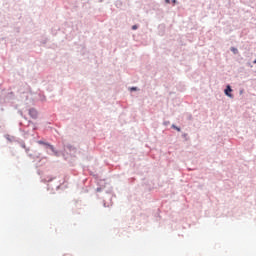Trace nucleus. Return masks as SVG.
Wrapping results in <instances>:
<instances>
[{
    "mask_svg": "<svg viewBox=\"0 0 256 256\" xmlns=\"http://www.w3.org/2000/svg\"><path fill=\"white\" fill-rule=\"evenodd\" d=\"M29 115H30V117H32V119H37V116H38V113H37V110H35V109H30L29 110Z\"/></svg>",
    "mask_w": 256,
    "mask_h": 256,
    "instance_id": "1",
    "label": "nucleus"
},
{
    "mask_svg": "<svg viewBox=\"0 0 256 256\" xmlns=\"http://www.w3.org/2000/svg\"><path fill=\"white\" fill-rule=\"evenodd\" d=\"M231 91H233V89H231V86H227L225 89V95H227V97H233L231 93Z\"/></svg>",
    "mask_w": 256,
    "mask_h": 256,
    "instance_id": "2",
    "label": "nucleus"
},
{
    "mask_svg": "<svg viewBox=\"0 0 256 256\" xmlns=\"http://www.w3.org/2000/svg\"><path fill=\"white\" fill-rule=\"evenodd\" d=\"M231 51H233V52H234V54L239 53V50H237V48H234V47H232V48H231Z\"/></svg>",
    "mask_w": 256,
    "mask_h": 256,
    "instance_id": "3",
    "label": "nucleus"
},
{
    "mask_svg": "<svg viewBox=\"0 0 256 256\" xmlns=\"http://www.w3.org/2000/svg\"><path fill=\"white\" fill-rule=\"evenodd\" d=\"M174 129H176V131H181V128H179V127H177V126H175V125H173L172 126Z\"/></svg>",
    "mask_w": 256,
    "mask_h": 256,
    "instance_id": "4",
    "label": "nucleus"
},
{
    "mask_svg": "<svg viewBox=\"0 0 256 256\" xmlns=\"http://www.w3.org/2000/svg\"><path fill=\"white\" fill-rule=\"evenodd\" d=\"M133 31L137 30V25L132 26Z\"/></svg>",
    "mask_w": 256,
    "mask_h": 256,
    "instance_id": "5",
    "label": "nucleus"
},
{
    "mask_svg": "<svg viewBox=\"0 0 256 256\" xmlns=\"http://www.w3.org/2000/svg\"><path fill=\"white\" fill-rule=\"evenodd\" d=\"M131 89V91H137V88L136 87H132V88H130Z\"/></svg>",
    "mask_w": 256,
    "mask_h": 256,
    "instance_id": "6",
    "label": "nucleus"
},
{
    "mask_svg": "<svg viewBox=\"0 0 256 256\" xmlns=\"http://www.w3.org/2000/svg\"><path fill=\"white\" fill-rule=\"evenodd\" d=\"M166 3H169V0H166Z\"/></svg>",
    "mask_w": 256,
    "mask_h": 256,
    "instance_id": "7",
    "label": "nucleus"
},
{
    "mask_svg": "<svg viewBox=\"0 0 256 256\" xmlns=\"http://www.w3.org/2000/svg\"><path fill=\"white\" fill-rule=\"evenodd\" d=\"M254 63L256 64V59L254 60Z\"/></svg>",
    "mask_w": 256,
    "mask_h": 256,
    "instance_id": "8",
    "label": "nucleus"
},
{
    "mask_svg": "<svg viewBox=\"0 0 256 256\" xmlns=\"http://www.w3.org/2000/svg\"><path fill=\"white\" fill-rule=\"evenodd\" d=\"M51 149H53V146H50Z\"/></svg>",
    "mask_w": 256,
    "mask_h": 256,
    "instance_id": "9",
    "label": "nucleus"
}]
</instances>
